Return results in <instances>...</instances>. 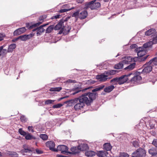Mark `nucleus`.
<instances>
[{
    "label": "nucleus",
    "mask_w": 157,
    "mask_h": 157,
    "mask_svg": "<svg viewBox=\"0 0 157 157\" xmlns=\"http://www.w3.org/2000/svg\"><path fill=\"white\" fill-rule=\"evenodd\" d=\"M132 75V73H129L127 75H123L119 78H113L111 80V82L114 84L113 85H111L108 87H106L105 88H114L116 86L114 85H121L126 82L128 79V77Z\"/></svg>",
    "instance_id": "1"
},
{
    "label": "nucleus",
    "mask_w": 157,
    "mask_h": 157,
    "mask_svg": "<svg viewBox=\"0 0 157 157\" xmlns=\"http://www.w3.org/2000/svg\"><path fill=\"white\" fill-rule=\"evenodd\" d=\"M82 96L79 97L75 98L69 101L72 104L74 105V109L75 111L81 110L85 106V104H86V102Z\"/></svg>",
    "instance_id": "2"
},
{
    "label": "nucleus",
    "mask_w": 157,
    "mask_h": 157,
    "mask_svg": "<svg viewBox=\"0 0 157 157\" xmlns=\"http://www.w3.org/2000/svg\"><path fill=\"white\" fill-rule=\"evenodd\" d=\"M101 89H94L92 91L93 93H88L84 94L81 95L84 99L85 98V99L84 100L86 102V104L87 105H90V103L96 99L98 94L95 92Z\"/></svg>",
    "instance_id": "3"
},
{
    "label": "nucleus",
    "mask_w": 157,
    "mask_h": 157,
    "mask_svg": "<svg viewBox=\"0 0 157 157\" xmlns=\"http://www.w3.org/2000/svg\"><path fill=\"white\" fill-rule=\"evenodd\" d=\"M84 147H86L87 148V144H84L80 146H79L78 147H71V154H75L79 153L81 151H83L85 150L86 148H84Z\"/></svg>",
    "instance_id": "4"
},
{
    "label": "nucleus",
    "mask_w": 157,
    "mask_h": 157,
    "mask_svg": "<svg viewBox=\"0 0 157 157\" xmlns=\"http://www.w3.org/2000/svg\"><path fill=\"white\" fill-rule=\"evenodd\" d=\"M145 150L143 148H140L132 154V157H142L145 156Z\"/></svg>",
    "instance_id": "5"
},
{
    "label": "nucleus",
    "mask_w": 157,
    "mask_h": 157,
    "mask_svg": "<svg viewBox=\"0 0 157 157\" xmlns=\"http://www.w3.org/2000/svg\"><path fill=\"white\" fill-rule=\"evenodd\" d=\"M56 151H60L63 154L67 155L68 154H71V152L68 151V148L64 145H58L56 149H55Z\"/></svg>",
    "instance_id": "6"
},
{
    "label": "nucleus",
    "mask_w": 157,
    "mask_h": 157,
    "mask_svg": "<svg viewBox=\"0 0 157 157\" xmlns=\"http://www.w3.org/2000/svg\"><path fill=\"white\" fill-rule=\"evenodd\" d=\"M142 79L141 76L136 73V75L131 80V82L135 85H137L140 83V81Z\"/></svg>",
    "instance_id": "7"
},
{
    "label": "nucleus",
    "mask_w": 157,
    "mask_h": 157,
    "mask_svg": "<svg viewBox=\"0 0 157 157\" xmlns=\"http://www.w3.org/2000/svg\"><path fill=\"white\" fill-rule=\"evenodd\" d=\"M153 66L151 64H149V62H147L144 65V68L141 72L142 73H149L152 70V67Z\"/></svg>",
    "instance_id": "8"
},
{
    "label": "nucleus",
    "mask_w": 157,
    "mask_h": 157,
    "mask_svg": "<svg viewBox=\"0 0 157 157\" xmlns=\"http://www.w3.org/2000/svg\"><path fill=\"white\" fill-rule=\"evenodd\" d=\"M34 36V34L33 33H31L28 35H24L20 36L17 38V40L20 39L22 41H26L27 40L30 39Z\"/></svg>",
    "instance_id": "9"
},
{
    "label": "nucleus",
    "mask_w": 157,
    "mask_h": 157,
    "mask_svg": "<svg viewBox=\"0 0 157 157\" xmlns=\"http://www.w3.org/2000/svg\"><path fill=\"white\" fill-rule=\"evenodd\" d=\"M66 21V20L63 19L60 20L59 23L54 26V29L56 30L62 29L64 28V24Z\"/></svg>",
    "instance_id": "10"
},
{
    "label": "nucleus",
    "mask_w": 157,
    "mask_h": 157,
    "mask_svg": "<svg viewBox=\"0 0 157 157\" xmlns=\"http://www.w3.org/2000/svg\"><path fill=\"white\" fill-rule=\"evenodd\" d=\"M137 52L138 57H142L144 56L146 53V50L143 48L139 47L135 49Z\"/></svg>",
    "instance_id": "11"
},
{
    "label": "nucleus",
    "mask_w": 157,
    "mask_h": 157,
    "mask_svg": "<svg viewBox=\"0 0 157 157\" xmlns=\"http://www.w3.org/2000/svg\"><path fill=\"white\" fill-rule=\"evenodd\" d=\"M46 17L47 16L45 15L41 16L39 18V21L36 23L33 24L32 26H30L29 28L30 29H31L33 28V27H36L39 25L43 22V20L45 19Z\"/></svg>",
    "instance_id": "12"
},
{
    "label": "nucleus",
    "mask_w": 157,
    "mask_h": 157,
    "mask_svg": "<svg viewBox=\"0 0 157 157\" xmlns=\"http://www.w3.org/2000/svg\"><path fill=\"white\" fill-rule=\"evenodd\" d=\"M46 146L49 148V149L52 151L56 152L55 148V144L52 141H49L47 142L46 143Z\"/></svg>",
    "instance_id": "13"
},
{
    "label": "nucleus",
    "mask_w": 157,
    "mask_h": 157,
    "mask_svg": "<svg viewBox=\"0 0 157 157\" xmlns=\"http://www.w3.org/2000/svg\"><path fill=\"white\" fill-rule=\"evenodd\" d=\"M49 23L44 24L40 26L39 27L37 28V31L36 34L37 36H39L41 35V34L45 31V29L43 27L48 25Z\"/></svg>",
    "instance_id": "14"
},
{
    "label": "nucleus",
    "mask_w": 157,
    "mask_h": 157,
    "mask_svg": "<svg viewBox=\"0 0 157 157\" xmlns=\"http://www.w3.org/2000/svg\"><path fill=\"white\" fill-rule=\"evenodd\" d=\"M108 76L107 75L101 74L96 76V78L101 82H105L107 79Z\"/></svg>",
    "instance_id": "15"
},
{
    "label": "nucleus",
    "mask_w": 157,
    "mask_h": 157,
    "mask_svg": "<svg viewBox=\"0 0 157 157\" xmlns=\"http://www.w3.org/2000/svg\"><path fill=\"white\" fill-rule=\"evenodd\" d=\"M26 31V29L25 27L21 28L15 30L14 32V35H17L21 34L25 32Z\"/></svg>",
    "instance_id": "16"
},
{
    "label": "nucleus",
    "mask_w": 157,
    "mask_h": 157,
    "mask_svg": "<svg viewBox=\"0 0 157 157\" xmlns=\"http://www.w3.org/2000/svg\"><path fill=\"white\" fill-rule=\"evenodd\" d=\"M71 29V28L68 25L65 26L64 25V28L60 30L59 32V34H61L62 33L63 34H66L69 33Z\"/></svg>",
    "instance_id": "17"
},
{
    "label": "nucleus",
    "mask_w": 157,
    "mask_h": 157,
    "mask_svg": "<svg viewBox=\"0 0 157 157\" xmlns=\"http://www.w3.org/2000/svg\"><path fill=\"white\" fill-rule=\"evenodd\" d=\"M5 155L11 157H19V155L16 152L13 151H7L5 153Z\"/></svg>",
    "instance_id": "18"
},
{
    "label": "nucleus",
    "mask_w": 157,
    "mask_h": 157,
    "mask_svg": "<svg viewBox=\"0 0 157 157\" xmlns=\"http://www.w3.org/2000/svg\"><path fill=\"white\" fill-rule=\"evenodd\" d=\"M88 16V13L86 10H84L79 13V18L83 19L86 18Z\"/></svg>",
    "instance_id": "19"
},
{
    "label": "nucleus",
    "mask_w": 157,
    "mask_h": 157,
    "mask_svg": "<svg viewBox=\"0 0 157 157\" xmlns=\"http://www.w3.org/2000/svg\"><path fill=\"white\" fill-rule=\"evenodd\" d=\"M96 0L92 1L94 2L92 3V10H96L101 6V4L99 2H95Z\"/></svg>",
    "instance_id": "20"
},
{
    "label": "nucleus",
    "mask_w": 157,
    "mask_h": 157,
    "mask_svg": "<svg viewBox=\"0 0 157 157\" xmlns=\"http://www.w3.org/2000/svg\"><path fill=\"white\" fill-rule=\"evenodd\" d=\"M93 1H91L89 2H87L85 3L84 9L85 10H87L89 8H90L91 10H92V4L93 3Z\"/></svg>",
    "instance_id": "21"
},
{
    "label": "nucleus",
    "mask_w": 157,
    "mask_h": 157,
    "mask_svg": "<svg viewBox=\"0 0 157 157\" xmlns=\"http://www.w3.org/2000/svg\"><path fill=\"white\" fill-rule=\"evenodd\" d=\"M108 154L107 152L105 151H99L97 153V155L99 157L107 156L106 154Z\"/></svg>",
    "instance_id": "22"
},
{
    "label": "nucleus",
    "mask_w": 157,
    "mask_h": 157,
    "mask_svg": "<svg viewBox=\"0 0 157 157\" xmlns=\"http://www.w3.org/2000/svg\"><path fill=\"white\" fill-rule=\"evenodd\" d=\"M118 72V71L112 70H111L105 71L104 74L107 75V76H108L109 75H114L115 74L117 73Z\"/></svg>",
    "instance_id": "23"
},
{
    "label": "nucleus",
    "mask_w": 157,
    "mask_h": 157,
    "mask_svg": "<svg viewBox=\"0 0 157 157\" xmlns=\"http://www.w3.org/2000/svg\"><path fill=\"white\" fill-rule=\"evenodd\" d=\"M104 149L106 151H109L111 149L112 146L109 143H105L103 145Z\"/></svg>",
    "instance_id": "24"
},
{
    "label": "nucleus",
    "mask_w": 157,
    "mask_h": 157,
    "mask_svg": "<svg viewBox=\"0 0 157 157\" xmlns=\"http://www.w3.org/2000/svg\"><path fill=\"white\" fill-rule=\"evenodd\" d=\"M85 154L86 156L92 157L96 155V153L94 151H86Z\"/></svg>",
    "instance_id": "25"
},
{
    "label": "nucleus",
    "mask_w": 157,
    "mask_h": 157,
    "mask_svg": "<svg viewBox=\"0 0 157 157\" xmlns=\"http://www.w3.org/2000/svg\"><path fill=\"white\" fill-rule=\"evenodd\" d=\"M32 151V149L28 147L27 148H24L21 151V152L25 155V153L31 154Z\"/></svg>",
    "instance_id": "26"
},
{
    "label": "nucleus",
    "mask_w": 157,
    "mask_h": 157,
    "mask_svg": "<svg viewBox=\"0 0 157 157\" xmlns=\"http://www.w3.org/2000/svg\"><path fill=\"white\" fill-rule=\"evenodd\" d=\"M149 64H151L153 66L157 65V57H155L149 61Z\"/></svg>",
    "instance_id": "27"
},
{
    "label": "nucleus",
    "mask_w": 157,
    "mask_h": 157,
    "mask_svg": "<svg viewBox=\"0 0 157 157\" xmlns=\"http://www.w3.org/2000/svg\"><path fill=\"white\" fill-rule=\"evenodd\" d=\"M16 47V44H10L8 47V52H11L13 51L14 49Z\"/></svg>",
    "instance_id": "28"
},
{
    "label": "nucleus",
    "mask_w": 157,
    "mask_h": 157,
    "mask_svg": "<svg viewBox=\"0 0 157 157\" xmlns=\"http://www.w3.org/2000/svg\"><path fill=\"white\" fill-rule=\"evenodd\" d=\"M148 152L152 156L156 155L157 154V150L155 148H152L149 150Z\"/></svg>",
    "instance_id": "29"
},
{
    "label": "nucleus",
    "mask_w": 157,
    "mask_h": 157,
    "mask_svg": "<svg viewBox=\"0 0 157 157\" xmlns=\"http://www.w3.org/2000/svg\"><path fill=\"white\" fill-rule=\"evenodd\" d=\"M136 64L135 63H133L130 64L127 67L125 68H124V69L125 70H128V71L132 70V69H133L135 67Z\"/></svg>",
    "instance_id": "30"
},
{
    "label": "nucleus",
    "mask_w": 157,
    "mask_h": 157,
    "mask_svg": "<svg viewBox=\"0 0 157 157\" xmlns=\"http://www.w3.org/2000/svg\"><path fill=\"white\" fill-rule=\"evenodd\" d=\"M54 29V26L52 25L49 26L46 29L45 33H49Z\"/></svg>",
    "instance_id": "31"
},
{
    "label": "nucleus",
    "mask_w": 157,
    "mask_h": 157,
    "mask_svg": "<svg viewBox=\"0 0 157 157\" xmlns=\"http://www.w3.org/2000/svg\"><path fill=\"white\" fill-rule=\"evenodd\" d=\"M130 60H131L130 57H124V59L122 60L121 62H122L123 64H129V62H130Z\"/></svg>",
    "instance_id": "32"
},
{
    "label": "nucleus",
    "mask_w": 157,
    "mask_h": 157,
    "mask_svg": "<svg viewBox=\"0 0 157 157\" xmlns=\"http://www.w3.org/2000/svg\"><path fill=\"white\" fill-rule=\"evenodd\" d=\"M123 66V64L121 62L115 64L114 67V68L117 69H122Z\"/></svg>",
    "instance_id": "33"
},
{
    "label": "nucleus",
    "mask_w": 157,
    "mask_h": 157,
    "mask_svg": "<svg viewBox=\"0 0 157 157\" xmlns=\"http://www.w3.org/2000/svg\"><path fill=\"white\" fill-rule=\"evenodd\" d=\"M155 31L154 29H151L145 32V35L146 36H149L153 33Z\"/></svg>",
    "instance_id": "34"
},
{
    "label": "nucleus",
    "mask_w": 157,
    "mask_h": 157,
    "mask_svg": "<svg viewBox=\"0 0 157 157\" xmlns=\"http://www.w3.org/2000/svg\"><path fill=\"white\" fill-rule=\"evenodd\" d=\"M25 136V139L27 140H31L32 139H35V138L33 136L31 135L30 134L27 133Z\"/></svg>",
    "instance_id": "35"
},
{
    "label": "nucleus",
    "mask_w": 157,
    "mask_h": 157,
    "mask_svg": "<svg viewBox=\"0 0 157 157\" xmlns=\"http://www.w3.org/2000/svg\"><path fill=\"white\" fill-rule=\"evenodd\" d=\"M152 45V43L150 40L149 42L146 43L144 44L143 46L144 47V49L148 47H150Z\"/></svg>",
    "instance_id": "36"
},
{
    "label": "nucleus",
    "mask_w": 157,
    "mask_h": 157,
    "mask_svg": "<svg viewBox=\"0 0 157 157\" xmlns=\"http://www.w3.org/2000/svg\"><path fill=\"white\" fill-rule=\"evenodd\" d=\"M64 82L66 84H71L77 83V82L76 80L71 79H69L65 81Z\"/></svg>",
    "instance_id": "37"
},
{
    "label": "nucleus",
    "mask_w": 157,
    "mask_h": 157,
    "mask_svg": "<svg viewBox=\"0 0 157 157\" xmlns=\"http://www.w3.org/2000/svg\"><path fill=\"white\" fill-rule=\"evenodd\" d=\"M74 92H73L72 93V94L73 95H75L79 92H80L82 91V92L84 91V90H87V89H84L82 90H79V89H74Z\"/></svg>",
    "instance_id": "38"
},
{
    "label": "nucleus",
    "mask_w": 157,
    "mask_h": 157,
    "mask_svg": "<svg viewBox=\"0 0 157 157\" xmlns=\"http://www.w3.org/2000/svg\"><path fill=\"white\" fill-rule=\"evenodd\" d=\"M75 8L74 7H72L71 8L68 9H61L59 11V12L60 13H63V12H65L67 11H69L71 10L74 9Z\"/></svg>",
    "instance_id": "39"
},
{
    "label": "nucleus",
    "mask_w": 157,
    "mask_h": 157,
    "mask_svg": "<svg viewBox=\"0 0 157 157\" xmlns=\"http://www.w3.org/2000/svg\"><path fill=\"white\" fill-rule=\"evenodd\" d=\"M40 137L44 140H47L48 139V136L45 134H41L40 136Z\"/></svg>",
    "instance_id": "40"
},
{
    "label": "nucleus",
    "mask_w": 157,
    "mask_h": 157,
    "mask_svg": "<svg viewBox=\"0 0 157 157\" xmlns=\"http://www.w3.org/2000/svg\"><path fill=\"white\" fill-rule=\"evenodd\" d=\"M80 10H77L76 12H75L71 15L72 17H79Z\"/></svg>",
    "instance_id": "41"
},
{
    "label": "nucleus",
    "mask_w": 157,
    "mask_h": 157,
    "mask_svg": "<svg viewBox=\"0 0 157 157\" xmlns=\"http://www.w3.org/2000/svg\"><path fill=\"white\" fill-rule=\"evenodd\" d=\"M18 132L20 134L23 136H25L26 134V132L22 130L21 128L19 129Z\"/></svg>",
    "instance_id": "42"
},
{
    "label": "nucleus",
    "mask_w": 157,
    "mask_h": 157,
    "mask_svg": "<svg viewBox=\"0 0 157 157\" xmlns=\"http://www.w3.org/2000/svg\"><path fill=\"white\" fill-rule=\"evenodd\" d=\"M54 101V100H52L50 99H48L46 100L45 102V105H48L53 103Z\"/></svg>",
    "instance_id": "43"
},
{
    "label": "nucleus",
    "mask_w": 157,
    "mask_h": 157,
    "mask_svg": "<svg viewBox=\"0 0 157 157\" xmlns=\"http://www.w3.org/2000/svg\"><path fill=\"white\" fill-rule=\"evenodd\" d=\"M151 41L152 43L153 44L157 43V35L155 37H153Z\"/></svg>",
    "instance_id": "44"
},
{
    "label": "nucleus",
    "mask_w": 157,
    "mask_h": 157,
    "mask_svg": "<svg viewBox=\"0 0 157 157\" xmlns=\"http://www.w3.org/2000/svg\"><path fill=\"white\" fill-rule=\"evenodd\" d=\"M20 119L21 121L22 122H25L27 121V119L24 116H21Z\"/></svg>",
    "instance_id": "45"
},
{
    "label": "nucleus",
    "mask_w": 157,
    "mask_h": 157,
    "mask_svg": "<svg viewBox=\"0 0 157 157\" xmlns=\"http://www.w3.org/2000/svg\"><path fill=\"white\" fill-rule=\"evenodd\" d=\"M120 157H129V155L125 153H121L120 154Z\"/></svg>",
    "instance_id": "46"
},
{
    "label": "nucleus",
    "mask_w": 157,
    "mask_h": 157,
    "mask_svg": "<svg viewBox=\"0 0 157 157\" xmlns=\"http://www.w3.org/2000/svg\"><path fill=\"white\" fill-rule=\"evenodd\" d=\"M62 105H63L61 104H58L54 105L52 106V108H60L61 107Z\"/></svg>",
    "instance_id": "47"
},
{
    "label": "nucleus",
    "mask_w": 157,
    "mask_h": 157,
    "mask_svg": "<svg viewBox=\"0 0 157 157\" xmlns=\"http://www.w3.org/2000/svg\"><path fill=\"white\" fill-rule=\"evenodd\" d=\"M132 144L134 147H137L138 146L139 144L137 141H134L132 142Z\"/></svg>",
    "instance_id": "48"
},
{
    "label": "nucleus",
    "mask_w": 157,
    "mask_h": 157,
    "mask_svg": "<svg viewBox=\"0 0 157 157\" xmlns=\"http://www.w3.org/2000/svg\"><path fill=\"white\" fill-rule=\"evenodd\" d=\"M28 129L29 132H34V128L32 126H29L28 127Z\"/></svg>",
    "instance_id": "49"
},
{
    "label": "nucleus",
    "mask_w": 157,
    "mask_h": 157,
    "mask_svg": "<svg viewBox=\"0 0 157 157\" xmlns=\"http://www.w3.org/2000/svg\"><path fill=\"white\" fill-rule=\"evenodd\" d=\"M152 144L157 147V139H154L152 142Z\"/></svg>",
    "instance_id": "50"
},
{
    "label": "nucleus",
    "mask_w": 157,
    "mask_h": 157,
    "mask_svg": "<svg viewBox=\"0 0 157 157\" xmlns=\"http://www.w3.org/2000/svg\"><path fill=\"white\" fill-rule=\"evenodd\" d=\"M65 79V78H63L61 77V78H58L56 79V81H58L60 82H63V80Z\"/></svg>",
    "instance_id": "51"
},
{
    "label": "nucleus",
    "mask_w": 157,
    "mask_h": 157,
    "mask_svg": "<svg viewBox=\"0 0 157 157\" xmlns=\"http://www.w3.org/2000/svg\"><path fill=\"white\" fill-rule=\"evenodd\" d=\"M73 70H75L76 71V72H75V74L76 75H78L79 74H80L82 73V71L81 70L77 69H74Z\"/></svg>",
    "instance_id": "52"
},
{
    "label": "nucleus",
    "mask_w": 157,
    "mask_h": 157,
    "mask_svg": "<svg viewBox=\"0 0 157 157\" xmlns=\"http://www.w3.org/2000/svg\"><path fill=\"white\" fill-rule=\"evenodd\" d=\"M60 15L58 14L54 16H52V17H51V19H56L57 18H59L60 17Z\"/></svg>",
    "instance_id": "53"
},
{
    "label": "nucleus",
    "mask_w": 157,
    "mask_h": 157,
    "mask_svg": "<svg viewBox=\"0 0 157 157\" xmlns=\"http://www.w3.org/2000/svg\"><path fill=\"white\" fill-rule=\"evenodd\" d=\"M148 56H149V55H147L144 56L143 57L142 56L141 59V61H145V60H146L147 59V57Z\"/></svg>",
    "instance_id": "54"
},
{
    "label": "nucleus",
    "mask_w": 157,
    "mask_h": 157,
    "mask_svg": "<svg viewBox=\"0 0 157 157\" xmlns=\"http://www.w3.org/2000/svg\"><path fill=\"white\" fill-rule=\"evenodd\" d=\"M5 36V35L4 34L0 33V41H1L3 40Z\"/></svg>",
    "instance_id": "55"
},
{
    "label": "nucleus",
    "mask_w": 157,
    "mask_h": 157,
    "mask_svg": "<svg viewBox=\"0 0 157 157\" xmlns=\"http://www.w3.org/2000/svg\"><path fill=\"white\" fill-rule=\"evenodd\" d=\"M113 89H104V91L105 92L109 93L112 91Z\"/></svg>",
    "instance_id": "56"
},
{
    "label": "nucleus",
    "mask_w": 157,
    "mask_h": 157,
    "mask_svg": "<svg viewBox=\"0 0 157 157\" xmlns=\"http://www.w3.org/2000/svg\"><path fill=\"white\" fill-rule=\"evenodd\" d=\"M62 89H50V91H59Z\"/></svg>",
    "instance_id": "57"
},
{
    "label": "nucleus",
    "mask_w": 157,
    "mask_h": 157,
    "mask_svg": "<svg viewBox=\"0 0 157 157\" xmlns=\"http://www.w3.org/2000/svg\"><path fill=\"white\" fill-rule=\"evenodd\" d=\"M36 151L38 154H41L43 153V152L42 151L38 149H36Z\"/></svg>",
    "instance_id": "58"
},
{
    "label": "nucleus",
    "mask_w": 157,
    "mask_h": 157,
    "mask_svg": "<svg viewBox=\"0 0 157 157\" xmlns=\"http://www.w3.org/2000/svg\"><path fill=\"white\" fill-rule=\"evenodd\" d=\"M84 0H77L76 2L78 3H82Z\"/></svg>",
    "instance_id": "59"
},
{
    "label": "nucleus",
    "mask_w": 157,
    "mask_h": 157,
    "mask_svg": "<svg viewBox=\"0 0 157 157\" xmlns=\"http://www.w3.org/2000/svg\"><path fill=\"white\" fill-rule=\"evenodd\" d=\"M105 87L104 85H100L98 86L96 88H103Z\"/></svg>",
    "instance_id": "60"
},
{
    "label": "nucleus",
    "mask_w": 157,
    "mask_h": 157,
    "mask_svg": "<svg viewBox=\"0 0 157 157\" xmlns=\"http://www.w3.org/2000/svg\"><path fill=\"white\" fill-rule=\"evenodd\" d=\"M3 46H1L0 47V56L2 55V48H3Z\"/></svg>",
    "instance_id": "61"
},
{
    "label": "nucleus",
    "mask_w": 157,
    "mask_h": 157,
    "mask_svg": "<svg viewBox=\"0 0 157 157\" xmlns=\"http://www.w3.org/2000/svg\"><path fill=\"white\" fill-rule=\"evenodd\" d=\"M2 52H3V53H5V54H6L7 52L6 50V49H3L2 48Z\"/></svg>",
    "instance_id": "62"
},
{
    "label": "nucleus",
    "mask_w": 157,
    "mask_h": 157,
    "mask_svg": "<svg viewBox=\"0 0 157 157\" xmlns=\"http://www.w3.org/2000/svg\"><path fill=\"white\" fill-rule=\"evenodd\" d=\"M136 46V44H133L131 46V47L132 48H135Z\"/></svg>",
    "instance_id": "63"
},
{
    "label": "nucleus",
    "mask_w": 157,
    "mask_h": 157,
    "mask_svg": "<svg viewBox=\"0 0 157 157\" xmlns=\"http://www.w3.org/2000/svg\"><path fill=\"white\" fill-rule=\"evenodd\" d=\"M59 157H70L66 156H62L61 155H60L59 156Z\"/></svg>",
    "instance_id": "64"
}]
</instances>
